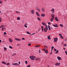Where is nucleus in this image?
Segmentation results:
<instances>
[{
  "label": "nucleus",
  "instance_id": "obj_1",
  "mask_svg": "<svg viewBox=\"0 0 67 67\" xmlns=\"http://www.w3.org/2000/svg\"><path fill=\"white\" fill-rule=\"evenodd\" d=\"M29 58H30L32 60H35V58H36V57L35 56L32 55L31 56H30L29 57Z\"/></svg>",
  "mask_w": 67,
  "mask_h": 67
},
{
  "label": "nucleus",
  "instance_id": "obj_2",
  "mask_svg": "<svg viewBox=\"0 0 67 67\" xmlns=\"http://www.w3.org/2000/svg\"><path fill=\"white\" fill-rule=\"evenodd\" d=\"M48 30V27H47V25H46L45 28L44 29V32H47Z\"/></svg>",
  "mask_w": 67,
  "mask_h": 67
},
{
  "label": "nucleus",
  "instance_id": "obj_3",
  "mask_svg": "<svg viewBox=\"0 0 67 67\" xmlns=\"http://www.w3.org/2000/svg\"><path fill=\"white\" fill-rule=\"evenodd\" d=\"M43 51H44L45 53L46 54H47L48 53V51L47 50V49L46 48V49H43Z\"/></svg>",
  "mask_w": 67,
  "mask_h": 67
},
{
  "label": "nucleus",
  "instance_id": "obj_4",
  "mask_svg": "<svg viewBox=\"0 0 67 67\" xmlns=\"http://www.w3.org/2000/svg\"><path fill=\"white\" fill-rule=\"evenodd\" d=\"M54 40L55 42H56L57 41V40H58V38H55L54 39Z\"/></svg>",
  "mask_w": 67,
  "mask_h": 67
},
{
  "label": "nucleus",
  "instance_id": "obj_5",
  "mask_svg": "<svg viewBox=\"0 0 67 67\" xmlns=\"http://www.w3.org/2000/svg\"><path fill=\"white\" fill-rule=\"evenodd\" d=\"M12 65H14V66H15L16 65V66H18L19 65V64L17 63H14L13 64H12Z\"/></svg>",
  "mask_w": 67,
  "mask_h": 67
},
{
  "label": "nucleus",
  "instance_id": "obj_6",
  "mask_svg": "<svg viewBox=\"0 0 67 67\" xmlns=\"http://www.w3.org/2000/svg\"><path fill=\"white\" fill-rule=\"evenodd\" d=\"M53 26L54 27H58V26L57 25V24H56V25L53 24Z\"/></svg>",
  "mask_w": 67,
  "mask_h": 67
},
{
  "label": "nucleus",
  "instance_id": "obj_7",
  "mask_svg": "<svg viewBox=\"0 0 67 67\" xmlns=\"http://www.w3.org/2000/svg\"><path fill=\"white\" fill-rule=\"evenodd\" d=\"M15 40H16V41H21V39H20L18 38H15Z\"/></svg>",
  "mask_w": 67,
  "mask_h": 67
},
{
  "label": "nucleus",
  "instance_id": "obj_8",
  "mask_svg": "<svg viewBox=\"0 0 67 67\" xmlns=\"http://www.w3.org/2000/svg\"><path fill=\"white\" fill-rule=\"evenodd\" d=\"M60 63H56L55 64V65H57V66H59V65H60Z\"/></svg>",
  "mask_w": 67,
  "mask_h": 67
},
{
  "label": "nucleus",
  "instance_id": "obj_9",
  "mask_svg": "<svg viewBox=\"0 0 67 67\" xmlns=\"http://www.w3.org/2000/svg\"><path fill=\"white\" fill-rule=\"evenodd\" d=\"M9 41L10 42V43H12L13 41L12 39L10 38H9Z\"/></svg>",
  "mask_w": 67,
  "mask_h": 67
},
{
  "label": "nucleus",
  "instance_id": "obj_10",
  "mask_svg": "<svg viewBox=\"0 0 67 67\" xmlns=\"http://www.w3.org/2000/svg\"><path fill=\"white\" fill-rule=\"evenodd\" d=\"M31 13L32 14H34V10H31Z\"/></svg>",
  "mask_w": 67,
  "mask_h": 67
},
{
  "label": "nucleus",
  "instance_id": "obj_11",
  "mask_svg": "<svg viewBox=\"0 0 67 67\" xmlns=\"http://www.w3.org/2000/svg\"><path fill=\"white\" fill-rule=\"evenodd\" d=\"M52 18H53V19H54V17H55V15L54 14H53L51 15Z\"/></svg>",
  "mask_w": 67,
  "mask_h": 67
},
{
  "label": "nucleus",
  "instance_id": "obj_12",
  "mask_svg": "<svg viewBox=\"0 0 67 67\" xmlns=\"http://www.w3.org/2000/svg\"><path fill=\"white\" fill-rule=\"evenodd\" d=\"M50 37H51V36L50 35H49L48 36V39L49 40H51V38Z\"/></svg>",
  "mask_w": 67,
  "mask_h": 67
},
{
  "label": "nucleus",
  "instance_id": "obj_13",
  "mask_svg": "<svg viewBox=\"0 0 67 67\" xmlns=\"http://www.w3.org/2000/svg\"><path fill=\"white\" fill-rule=\"evenodd\" d=\"M41 9L42 11H43V12H45V9H44V8L43 7Z\"/></svg>",
  "mask_w": 67,
  "mask_h": 67
},
{
  "label": "nucleus",
  "instance_id": "obj_14",
  "mask_svg": "<svg viewBox=\"0 0 67 67\" xmlns=\"http://www.w3.org/2000/svg\"><path fill=\"white\" fill-rule=\"evenodd\" d=\"M42 23L43 25H44V26H46V24L44 22H42Z\"/></svg>",
  "mask_w": 67,
  "mask_h": 67
},
{
  "label": "nucleus",
  "instance_id": "obj_15",
  "mask_svg": "<svg viewBox=\"0 0 67 67\" xmlns=\"http://www.w3.org/2000/svg\"><path fill=\"white\" fill-rule=\"evenodd\" d=\"M36 13L37 16H40V14H38V12H36Z\"/></svg>",
  "mask_w": 67,
  "mask_h": 67
},
{
  "label": "nucleus",
  "instance_id": "obj_16",
  "mask_svg": "<svg viewBox=\"0 0 67 67\" xmlns=\"http://www.w3.org/2000/svg\"><path fill=\"white\" fill-rule=\"evenodd\" d=\"M51 11V12H53V13H54V8H53L52 9Z\"/></svg>",
  "mask_w": 67,
  "mask_h": 67
},
{
  "label": "nucleus",
  "instance_id": "obj_17",
  "mask_svg": "<svg viewBox=\"0 0 67 67\" xmlns=\"http://www.w3.org/2000/svg\"><path fill=\"white\" fill-rule=\"evenodd\" d=\"M57 58L59 60H60L61 59V58L59 57H57Z\"/></svg>",
  "mask_w": 67,
  "mask_h": 67
},
{
  "label": "nucleus",
  "instance_id": "obj_18",
  "mask_svg": "<svg viewBox=\"0 0 67 67\" xmlns=\"http://www.w3.org/2000/svg\"><path fill=\"white\" fill-rule=\"evenodd\" d=\"M55 21H58V19H57V17H55Z\"/></svg>",
  "mask_w": 67,
  "mask_h": 67
},
{
  "label": "nucleus",
  "instance_id": "obj_19",
  "mask_svg": "<svg viewBox=\"0 0 67 67\" xmlns=\"http://www.w3.org/2000/svg\"><path fill=\"white\" fill-rule=\"evenodd\" d=\"M48 28L49 30H50V31H51V27H50V26H49V25H48Z\"/></svg>",
  "mask_w": 67,
  "mask_h": 67
},
{
  "label": "nucleus",
  "instance_id": "obj_20",
  "mask_svg": "<svg viewBox=\"0 0 67 67\" xmlns=\"http://www.w3.org/2000/svg\"><path fill=\"white\" fill-rule=\"evenodd\" d=\"M41 28L42 29V31L43 32V29H44V26H41Z\"/></svg>",
  "mask_w": 67,
  "mask_h": 67
},
{
  "label": "nucleus",
  "instance_id": "obj_21",
  "mask_svg": "<svg viewBox=\"0 0 67 67\" xmlns=\"http://www.w3.org/2000/svg\"><path fill=\"white\" fill-rule=\"evenodd\" d=\"M54 19L52 18H51L50 19L51 22H53V20H54Z\"/></svg>",
  "mask_w": 67,
  "mask_h": 67
},
{
  "label": "nucleus",
  "instance_id": "obj_22",
  "mask_svg": "<svg viewBox=\"0 0 67 67\" xmlns=\"http://www.w3.org/2000/svg\"><path fill=\"white\" fill-rule=\"evenodd\" d=\"M41 16H42V17H43L45 15L44 14H41Z\"/></svg>",
  "mask_w": 67,
  "mask_h": 67
},
{
  "label": "nucleus",
  "instance_id": "obj_23",
  "mask_svg": "<svg viewBox=\"0 0 67 67\" xmlns=\"http://www.w3.org/2000/svg\"><path fill=\"white\" fill-rule=\"evenodd\" d=\"M37 19L39 21H41V19H40V18H39V17H38L37 18Z\"/></svg>",
  "mask_w": 67,
  "mask_h": 67
},
{
  "label": "nucleus",
  "instance_id": "obj_24",
  "mask_svg": "<svg viewBox=\"0 0 67 67\" xmlns=\"http://www.w3.org/2000/svg\"><path fill=\"white\" fill-rule=\"evenodd\" d=\"M17 20H20V17H17Z\"/></svg>",
  "mask_w": 67,
  "mask_h": 67
},
{
  "label": "nucleus",
  "instance_id": "obj_25",
  "mask_svg": "<svg viewBox=\"0 0 67 67\" xmlns=\"http://www.w3.org/2000/svg\"><path fill=\"white\" fill-rule=\"evenodd\" d=\"M27 34H31V33H30V32H29V31H27L26 32Z\"/></svg>",
  "mask_w": 67,
  "mask_h": 67
},
{
  "label": "nucleus",
  "instance_id": "obj_26",
  "mask_svg": "<svg viewBox=\"0 0 67 67\" xmlns=\"http://www.w3.org/2000/svg\"><path fill=\"white\" fill-rule=\"evenodd\" d=\"M54 47L53 46H52L51 47V50L52 51H53V49L54 48Z\"/></svg>",
  "mask_w": 67,
  "mask_h": 67
},
{
  "label": "nucleus",
  "instance_id": "obj_27",
  "mask_svg": "<svg viewBox=\"0 0 67 67\" xmlns=\"http://www.w3.org/2000/svg\"><path fill=\"white\" fill-rule=\"evenodd\" d=\"M35 47H40V46L37 45V46H35Z\"/></svg>",
  "mask_w": 67,
  "mask_h": 67
},
{
  "label": "nucleus",
  "instance_id": "obj_28",
  "mask_svg": "<svg viewBox=\"0 0 67 67\" xmlns=\"http://www.w3.org/2000/svg\"><path fill=\"white\" fill-rule=\"evenodd\" d=\"M58 53V50H57L56 52L55 53V54H57V53Z\"/></svg>",
  "mask_w": 67,
  "mask_h": 67
},
{
  "label": "nucleus",
  "instance_id": "obj_29",
  "mask_svg": "<svg viewBox=\"0 0 67 67\" xmlns=\"http://www.w3.org/2000/svg\"><path fill=\"white\" fill-rule=\"evenodd\" d=\"M2 21V19L1 17H0V22H1Z\"/></svg>",
  "mask_w": 67,
  "mask_h": 67
},
{
  "label": "nucleus",
  "instance_id": "obj_30",
  "mask_svg": "<svg viewBox=\"0 0 67 67\" xmlns=\"http://www.w3.org/2000/svg\"><path fill=\"white\" fill-rule=\"evenodd\" d=\"M60 26H61V27H63V25H62V24H60Z\"/></svg>",
  "mask_w": 67,
  "mask_h": 67
},
{
  "label": "nucleus",
  "instance_id": "obj_31",
  "mask_svg": "<svg viewBox=\"0 0 67 67\" xmlns=\"http://www.w3.org/2000/svg\"><path fill=\"white\" fill-rule=\"evenodd\" d=\"M16 55V53H14L12 54V56H15Z\"/></svg>",
  "mask_w": 67,
  "mask_h": 67
},
{
  "label": "nucleus",
  "instance_id": "obj_32",
  "mask_svg": "<svg viewBox=\"0 0 67 67\" xmlns=\"http://www.w3.org/2000/svg\"><path fill=\"white\" fill-rule=\"evenodd\" d=\"M60 38H62V39H63V36H60Z\"/></svg>",
  "mask_w": 67,
  "mask_h": 67
},
{
  "label": "nucleus",
  "instance_id": "obj_33",
  "mask_svg": "<svg viewBox=\"0 0 67 67\" xmlns=\"http://www.w3.org/2000/svg\"><path fill=\"white\" fill-rule=\"evenodd\" d=\"M4 49L5 51H7V48H6L4 47Z\"/></svg>",
  "mask_w": 67,
  "mask_h": 67
},
{
  "label": "nucleus",
  "instance_id": "obj_34",
  "mask_svg": "<svg viewBox=\"0 0 67 67\" xmlns=\"http://www.w3.org/2000/svg\"><path fill=\"white\" fill-rule=\"evenodd\" d=\"M9 48H12V47H11V46H9Z\"/></svg>",
  "mask_w": 67,
  "mask_h": 67
},
{
  "label": "nucleus",
  "instance_id": "obj_35",
  "mask_svg": "<svg viewBox=\"0 0 67 67\" xmlns=\"http://www.w3.org/2000/svg\"><path fill=\"white\" fill-rule=\"evenodd\" d=\"M35 34V33H34L32 34L31 35L30 34V35H34V34Z\"/></svg>",
  "mask_w": 67,
  "mask_h": 67
},
{
  "label": "nucleus",
  "instance_id": "obj_36",
  "mask_svg": "<svg viewBox=\"0 0 67 67\" xmlns=\"http://www.w3.org/2000/svg\"><path fill=\"white\" fill-rule=\"evenodd\" d=\"M2 1H0V4H2Z\"/></svg>",
  "mask_w": 67,
  "mask_h": 67
},
{
  "label": "nucleus",
  "instance_id": "obj_37",
  "mask_svg": "<svg viewBox=\"0 0 67 67\" xmlns=\"http://www.w3.org/2000/svg\"><path fill=\"white\" fill-rule=\"evenodd\" d=\"M25 63L26 64H27V61H25Z\"/></svg>",
  "mask_w": 67,
  "mask_h": 67
},
{
  "label": "nucleus",
  "instance_id": "obj_38",
  "mask_svg": "<svg viewBox=\"0 0 67 67\" xmlns=\"http://www.w3.org/2000/svg\"><path fill=\"white\" fill-rule=\"evenodd\" d=\"M16 13H20V12H18L17 11H16Z\"/></svg>",
  "mask_w": 67,
  "mask_h": 67
},
{
  "label": "nucleus",
  "instance_id": "obj_39",
  "mask_svg": "<svg viewBox=\"0 0 67 67\" xmlns=\"http://www.w3.org/2000/svg\"><path fill=\"white\" fill-rule=\"evenodd\" d=\"M2 63H3V64H6V63H5V62H2Z\"/></svg>",
  "mask_w": 67,
  "mask_h": 67
},
{
  "label": "nucleus",
  "instance_id": "obj_40",
  "mask_svg": "<svg viewBox=\"0 0 67 67\" xmlns=\"http://www.w3.org/2000/svg\"><path fill=\"white\" fill-rule=\"evenodd\" d=\"M36 61H37L38 60V58H37L36 59Z\"/></svg>",
  "mask_w": 67,
  "mask_h": 67
},
{
  "label": "nucleus",
  "instance_id": "obj_41",
  "mask_svg": "<svg viewBox=\"0 0 67 67\" xmlns=\"http://www.w3.org/2000/svg\"><path fill=\"white\" fill-rule=\"evenodd\" d=\"M48 24L49 25H51V23H50V22H48Z\"/></svg>",
  "mask_w": 67,
  "mask_h": 67
},
{
  "label": "nucleus",
  "instance_id": "obj_42",
  "mask_svg": "<svg viewBox=\"0 0 67 67\" xmlns=\"http://www.w3.org/2000/svg\"><path fill=\"white\" fill-rule=\"evenodd\" d=\"M64 46L65 47L67 46V45L66 44L64 45Z\"/></svg>",
  "mask_w": 67,
  "mask_h": 67
},
{
  "label": "nucleus",
  "instance_id": "obj_43",
  "mask_svg": "<svg viewBox=\"0 0 67 67\" xmlns=\"http://www.w3.org/2000/svg\"><path fill=\"white\" fill-rule=\"evenodd\" d=\"M24 26L25 27H27V26L26 25H24Z\"/></svg>",
  "mask_w": 67,
  "mask_h": 67
},
{
  "label": "nucleus",
  "instance_id": "obj_44",
  "mask_svg": "<svg viewBox=\"0 0 67 67\" xmlns=\"http://www.w3.org/2000/svg\"><path fill=\"white\" fill-rule=\"evenodd\" d=\"M3 25H2L0 27V28H1L2 27H3Z\"/></svg>",
  "mask_w": 67,
  "mask_h": 67
},
{
  "label": "nucleus",
  "instance_id": "obj_45",
  "mask_svg": "<svg viewBox=\"0 0 67 67\" xmlns=\"http://www.w3.org/2000/svg\"><path fill=\"white\" fill-rule=\"evenodd\" d=\"M54 51H57V50L56 49L54 48Z\"/></svg>",
  "mask_w": 67,
  "mask_h": 67
},
{
  "label": "nucleus",
  "instance_id": "obj_46",
  "mask_svg": "<svg viewBox=\"0 0 67 67\" xmlns=\"http://www.w3.org/2000/svg\"><path fill=\"white\" fill-rule=\"evenodd\" d=\"M30 66H31V65H28L27 66V67H30Z\"/></svg>",
  "mask_w": 67,
  "mask_h": 67
},
{
  "label": "nucleus",
  "instance_id": "obj_47",
  "mask_svg": "<svg viewBox=\"0 0 67 67\" xmlns=\"http://www.w3.org/2000/svg\"><path fill=\"white\" fill-rule=\"evenodd\" d=\"M44 47H46L47 48H48V47L47 46H44Z\"/></svg>",
  "mask_w": 67,
  "mask_h": 67
},
{
  "label": "nucleus",
  "instance_id": "obj_48",
  "mask_svg": "<svg viewBox=\"0 0 67 67\" xmlns=\"http://www.w3.org/2000/svg\"><path fill=\"white\" fill-rule=\"evenodd\" d=\"M4 34H5H5H7V33L5 32H4Z\"/></svg>",
  "mask_w": 67,
  "mask_h": 67
},
{
  "label": "nucleus",
  "instance_id": "obj_49",
  "mask_svg": "<svg viewBox=\"0 0 67 67\" xmlns=\"http://www.w3.org/2000/svg\"><path fill=\"white\" fill-rule=\"evenodd\" d=\"M6 65H10V63H7L6 64Z\"/></svg>",
  "mask_w": 67,
  "mask_h": 67
},
{
  "label": "nucleus",
  "instance_id": "obj_50",
  "mask_svg": "<svg viewBox=\"0 0 67 67\" xmlns=\"http://www.w3.org/2000/svg\"><path fill=\"white\" fill-rule=\"evenodd\" d=\"M65 52L66 54V55H67V51H65Z\"/></svg>",
  "mask_w": 67,
  "mask_h": 67
},
{
  "label": "nucleus",
  "instance_id": "obj_51",
  "mask_svg": "<svg viewBox=\"0 0 67 67\" xmlns=\"http://www.w3.org/2000/svg\"><path fill=\"white\" fill-rule=\"evenodd\" d=\"M31 44H28V45L29 46H31Z\"/></svg>",
  "mask_w": 67,
  "mask_h": 67
},
{
  "label": "nucleus",
  "instance_id": "obj_52",
  "mask_svg": "<svg viewBox=\"0 0 67 67\" xmlns=\"http://www.w3.org/2000/svg\"><path fill=\"white\" fill-rule=\"evenodd\" d=\"M52 52H51L50 53V55H51L52 54Z\"/></svg>",
  "mask_w": 67,
  "mask_h": 67
},
{
  "label": "nucleus",
  "instance_id": "obj_53",
  "mask_svg": "<svg viewBox=\"0 0 67 67\" xmlns=\"http://www.w3.org/2000/svg\"><path fill=\"white\" fill-rule=\"evenodd\" d=\"M2 28H3V29H5V27H2Z\"/></svg>",
  "mask_w": 67,
  "mask_h": 67
},
{
  "label": "nucleus",
  "instance_id": "obj_54",
  "mask_svg": "<svg viewBox=\"0 0 67 67\" xmlns=\"http://www.w3.org/2000/svg\"><path fill=\"white\" fill-rule=\"evenodd\" d=\"M22 40H25V39H24V38H22Z\"/></svg>",
  "mask_w": 67,
  "mask_h": 67
},
{
  "label": "nucleus",
  "instance_id": "obj_55",
  "mask_svg": "<svg viewBox=\"0 0 67 67\" xmlns=\"http://www.w3.org/2000/svg\"><path fill=\"white\" fill-rule=\"evenodd\" d=\"M25 25H27V23H26L25 24Z\"/></svg>",
  "mask_w": 67,
  "mask_h": 67
},
{
  "label": "nucleus",
  "instance_id": "obj_56",
  "mask_svg": "<svg viewBox=\"0 0 67 67\" xmlns=\"http://www.w3.org/2000/svg\"><path fill=\"white\" fill-rule=\"evenodd\" d=\"M41 51V50H40V49H39V53H41V52H40Z\"/></svg>",
  "mask_w": 67,
  "mask_h": 67
},
{
  "label": "nucleus",
  "instance_id": "obj_57",
  "mask_svg": "<svg viewBox=\"0 0 67 67\" xmlns=\"http://www.w3.org/2000/svg\"><path fill=\"white\" fill-rule=\"evenodd\" d=\"M40 30H41V28H40L39 29V30H38L39 31H40Z\"/></svg>",
  "mask_w": 67,
  "mask_h": 67
},
{
  "label": "nucleus",
  "instance_id": "obj_58",
  "mask_svg": "<svg viewBox=\"0 0 67 67\" xmlns=\"http://www.w3.org/2000/svg\"><path fill=\"white\" fill-rule=\"evenodd\" d=\"M59 35H60V36H62V35H61L60 34H59Z\"/></svg>",
  "mask_w": 67,
  "mask_h": 67
},
{
  "label": "nucleus",
  "instance_id": "obj_59",
  "mask_svg": "<svg viewBox=\"0 0 67 67\" xmlns=\"http://www.w3.org/2000/svg\"><path fill=\"white\" fill-rule=\"evenodd\" d=\"M36 10L38 11L39 9H36Z\"/></svg>",
  "mask_w": 67,
  "mask_h": 67
},
{
  "label": "nucleus",
  "instance_id": "obj_60",
  "mask_svg": "<svg viewBox=\"0 0 67 67\" xmlns=\"http://www.w3.org/2000/svg\"><path fill=\"white\" fill-rule=\"evenodd\" d=\"M38 11L39 12H40V10L39 9V10H38Z\"/></svg>",
  "mask_w": 67,
  "mask_h": 67
},
{
  "label": "nucleus",
  "instance_id": "obj_61",
  "mask_svg": "<svg viewBox=\"0 0 67 67\" xmlns=\"http://www.w3.org/2000/svg\"><path fill=\"white\" fill-rule=\"evenodd\" d=\"M19 65H20V62H19Z\"/></svg>",
  "mask_w": 67,
  "mask_h": 67
},
{
  "label": "nucleus",
  "instance_id": "obj_62",
  "mask_svg": "<svg viewBox=\"0 0 67 67\" xmlns=\"http://www.w3.org/2000/svg\"><path fill=\"white\" fill-rule=\"evenodd\" d=\"M20 44H19L18 45V46H20Z\"/></svg>",
  "mask_w": 67,
  "mask_h": 67
},
{
  "label": "nucleus",
  "instance_id": "obj_63",
  "mask_svg": "<svg viewBox=\"0 0 67 67\" xmlns=\"http://www.w3.org/2000/svg\"><path fill=\"white\" fill-rule=\"evenodd\" d=\"M2 42L1 40H0V42Z\"/></svg>",
  "mask_w": 67,
  "mask_h": 67
},
{
  "label": "nucleus",
  "instance_id": "obj_64",
  "mask_svg": "<svg viewBox=\"0 0 67 67\" xmlns=\"http://www.w3.org/2000/svg\"><path fill=\"white\" fill-rule=\"evenodd\" d=\"M3 28H2V31H3Z\"/></svg>",
  "mask_w": 67,
  "mask_h": 67
}]
</instances>
